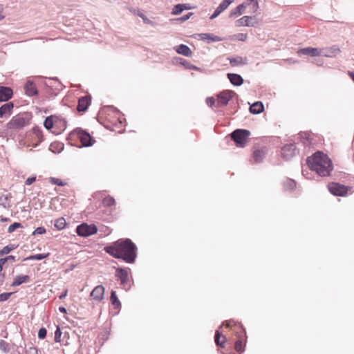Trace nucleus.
<instances>
[{
    "instance_id": "nucleus-1",
    "label": "nucleus",
    "mask_w": 354,
    "mask_h": 354,
    "mask_svg": "<svg viewBox=\"0 0 354 354\" xmlns=\"http://www.w3.org/2000/svg\"><path fill=\"white\" fill-rule=\"evenodd\" d=\"M136 246L129 239H119L112 245L104 248V250L116 259H122L125 262L132 263L136 258Z\"/></svg>"
},
{
    "instance_id": "nucleus-2",
    "label": "nucleus",
    "mask_w": 354,
    "mask_h": 354,
    "mask_svg": "<svg viewBox=\"0 0 354 354\" xmlns=\"http://www.w3.org/2000/svg\"><path fill=\"white\" fill-rule=\"evenodd\" d=\"M309 168L315 171L320 176H327L333 170L331 160L323 152L317 151L312 156L307 158Z\"/></svg>"
},
{
    "instance_id": "nucleus-3",
    "label": "nucleus",
    "mask_w": 354,
    "mask_h": 354,
    "mask_svg": "<svg viewBox=\"0 0 354 354\" xmlns=\"http://www.w3.org/2000/svg\"><path fill=\"white\" fill-rule=\"evenodd\" d=\"M250 133L245 129H236L232 134V138L238 147H243Z\"/></svg>"
},
{
    "instance_id": "nucleus-4",
    "label": "nucleus",
    "mask_w": 354,
    "mask_h": 354,
    "mask_svg": "<svg viewBox=\"0 0 354 354\" xmlns=\"http://www.w3.org/2000/svg\"><path fill=\"white\" fill-rule=\"evenodd\" d=\"M28 119L24 114L17 115L7 124L8 129H17L23 128L28 123Z\"/></svg>"
},
{
    "instance_id": "nucleus-5",
    "label": "nucleus",
    "mask_w": 354,
    "mask_h": 354,
    "mask_svg": "<svg viewBox=\"0 0 354 354\" xmlns=\"http://www.w3.org/2000/svg\"><path fill=\"white\" fill-rule=\"evenodd\" d=\"M97 232V228L95 225H88L82 223L76 228L77 234L80 236L87 237L95 234Z\"/></svg>"
},
{
    "instance_id": "nucleus-6",
    "label": "nucleus",
    "mask_w": 354,
    "mask_h": 354,
    "mask_svg": "<svg viewBox=\"0 0 354 354\" xmlns=\"http://www.w3.org/2000/svg\"><path fill=\"white\" fill-rule=\"evenodd\" d=\"M328 187L329 192L335 196H344L348 192V188L346 186L337 183H330Z\"/></svg>"
},
{
    "instance_id": "nucleus-7",
    "label": "nucleus",
    "mask_w": 354,
    "mask_h": 354,
    "mask_svg": "<svg viewBox=\"0 0 354 354\" xmlns=\"http://www.w3.org/2000/svg\"><path fill=\"white\" fill-rule=\"evenodd\" d=\"M235 93L232 91L226 90L221 92L217 95V105L225 106L232 98Z\"/></svg>"
},
{
    "instance_id": "nucleus-8",
    "label": "nucleus",
    "mask_w": 354,
    "mask_h": 354,
    "mask_svg": "<svg viewBox=\"0 0 354 354\" xmlns=\"http://www.w3.org/2000/svg\"><path fill=\"white\" fill-rule=\"evenodd\" d=\"M75 132L84 147H90L93 145V139L89 133L79 129H76Z\"/></svg>"
},
{
    "instance_id": "nucleus-9",
    "label": "nucleus",
    "mask_w": 354,
    "mask_h": 354,
    "mask_svg": "<svg viewBox=\"0 0 354 354\" xmlns=\"http://www.w3.org/2000/svg\"><path fill=\"white\" fill-rule=\"evenodd\" d=\"M340 52L339 47L335 45L331 47L321 48V55L326 57H335Z\"/></svg>"
},
{
    "instance_id": "nucleus-10",
    "label": "nucleus",
    "mask_w": 354,
    "mask_h": 354,
    "mask_svg": "<svg viewBox=\"0 0 354 354\" xmlns=\"http://www.w3.org/2000/svg\"><path fill=\"white\" fill-rule=\"evenodd\" d=\"M296 147L293 144L286 145L281 149V155L286 160H289L295 155Z\"/></svg>"
},
{
    "instance_id": "nucleus-11",
    "label": "nucleus",
    "mask_w": 354,
    "mask_h": 354,
    "mask_svg": "<svg viewBox=\"0 0 354 354\" xmlns=\"http://www.w3.org/2000/svg\"><path fill=\"white\" fill-rule=\"evenodd\" d=\"M104 288L102 285H98L91 291L90 296L93 299L100 301L104 299Z\"/></svg>"
},
{
    "instance_id": "nucleus-12",
    "label": "nucleus",
    "mask_w": 354,
    "mask_h": 354,
    "mask_svg": "<svg viewBox=\"0 0 354 354\" xmlns=\"http://www.w3.org/2000/svg\"><path fill=\"white\" fill-rule=\"evenodd\" d=\"M196 38L200 40L207 41L208 43L220 41L222 39L211 33H200L196 35Z\"/></svg>"
},
{
    "instance_id": "nucleus-13",
    "label": "nucleus",
    "mask_w": 354,
    "mask_h": 354,
    "mask_svg": "<svg viewBox=\"0 0 354 354\" xmlns=\"http://www.w3.org/2000/svg\"><path fill=\"white\" fill-rule=\"evenodd\" d=\"M227 59L232 66H243L248 64V59L245 57L236 56L228 57Z\"/></svg>"
},
{
    "instance_id": "nucleus-14",
    "label": "nucleus",
    "mask_w": 354,
    "mask_h": 354,
    "mask_svg": "<svg viewBox=\"0 0 354 354\" xmlns=\"http://www.w3.org/2000/svg\"><path fill=\"white\" fill-rule=\"evenodd\" d=\"M298 53L311 57H317L321 55V48L308 47L300 49Z\"/></svg>"
},
{
    "instance_id": "nucleus-15",
    "label": "nucleus",
    "mask_w": 354,
    "mask_h": 354,
    "mask_svg": "<svg viewBox=\"0 0 354 354\" xmlns=\"http://www.w3.org/2000/svg\"><path fill=\"white\" fill-rule=\"evenodd\" d=\"M13 109V104L12 102H8L4 104L0 107V117L1 118H8Z\"/></svg>"
},
{
    "instance_id": "nucleus-16",
    "label": "nucleus",
    "mask_w": 354,
    "mask_h": 354,
    "mask_svg": "<svg viewBox=\"0 0 354 354\" xmlns=\"http://www.w3.org/2000/svg\"><path fill=\"white\" fill-rule=\"evenodd\" d=\"M116 277L120 280L122 285L125 286L129 281V274L127 270L118 268L117 270Z\"/></svg>"
},
{
    "instance_id": "nucleus-17",
    "label": "nucleus",
    "mask_w": 354,
    "mask_h": 354,
    "mask_svg": "<svg viewBox=\"0 0 354 354\" xmlns=\"http://www.w3.org/2000/svg\"><path fill=\"white\" fill-rule=\"evenodd\" d=\"M12 91L10 88L6 86H0V102H4L11 98Z\"/></svg>"
},
{
    "instance_id": "nucleus-18",
    "label": "nucleus",
    "mask_w": 354,
    "mask_h": 354,
    "mask_svg": "<svg viewBox=\"0 0 354 354\" xmlns=\"http://www.w3.org/2000/svg\"><path fill=\"white\" fill-rule=\"evenodd\" d=\"M227 77L230 82L234 86H241L243 83V79L240 75L228 73Z\"/></svg>"
},
{
    "instance_id": "nucleus-19",
    "label": "nucleus",
    "mask_w": 354,
    "mask_h": 354,
    "mask_svg": "<svg viewBox=\"0 0 354 354\" xmlns=\"http://www.w3.org/2000/svg\"><path fill=\"white\" fill-rule=\"evenodd\" d=\"M254 17L250 16H243L242 18L238 19L236 21V26H253L254 24L251 22V20L253 19Z\"/></svg>"
},
{
    "instance_id": "nucleus-20",
    "label": "nucleus",
    "mask_w": 354,
    "mask_h": 354,
    "mask_svg": "<svg viewBox=\"0 0 354 354\" xmlns=\"http://www.w3.org/2000/svg\"><path fill=\"white\" fill-rule=\"evenodd\" d=\"M175 50L178 54L186 57H191L192 55L191 49L187 46L184 44H180L176 46Z\"/></svg>"
},
{
    "instance_id": "nucleus-21",
    "label": "nucleus",
    "mask_w": 354,
    "mask_h": 354,
    "mask_svg": "<svg viewBox=\"0 0 354 354\" xmlns=\"http://www.w3.org/2000/svg\"><path fill=\"white\" fill-rule=\"evenodd\" d=\"M24 88L26 91V95L28 96H33L37 94V90L34 84V83L31 81H28L24 86Z\"/></svg>"
},
{
    "instance_id": "nucleus-22",
    "label": "nucleus",
    "mask_w": 354,
    "mask_h": 354,
    "mask_svg": "<svg viewBox=\"0 0 354 354\" xmlns=\"http://www.w3.org/2000/svg\"><path fill=\"white\" fill-rule=\"evenodd\" d=\"M90 104V97L85 96L82 97L79 99L78 101V105H77V110L79 111H84L88 108V106Z\"/></svg>"
},
{
    "instance_id": "nucleus-23",
    "label": "nucleus",
    "mask_w": 354,
    "mask_h": 354,
    "mask_svg": "<svg viewBox=\"0 0 354 354\" xmlns=\"http://www.w3.org/2000/svg\"><path fill=\"white\" fill-rule=\"evenodd\" d=\"M264 106L261 102H256L250 107V111L253 114H259L263 111Z\"/></svg>"
},
{
    "instance_id": "nucleus-24",
    "label": "nucleus",
    "mask_w": 354,
    "mask_h": 354,
    "mask_svg": "<svg viewBox=\"0 0 354 354\" xmlns=\"http://www.w3.org/2000/svg\"><path fill=\"white\" fill-rule=\"evenodd\" d=\"M266 154V151L265 150H263V149L255 150L253 152V156H252L253 160L257 163L261 162L263 161V158H265Z\"/></svg>"
},
{
    "instance_id": "nucleus-25",
    "label": "nucleus",
    "mask_w": 354,
    "mask_h": 354,
    "mask_svg": "<svg viewBox=\"0 0 354 354\" xmlns=\"http://www.w3.org/2000/svg\"><path fill=\"white\" fill-rule=\"evenodd\" d=\"M29 280H30V277L28 275H18V276L15 277L11 286H18L24 283L28 282Z\"/></svg>"
},
{
    "instance_id": "nucleus-26",
    "label": "nucleus",
    "mask_w": 354,
    "mask_h": 354,
    "mask_svg": "<svg viewBox=\"0 0 354 354\" xmlns=\"http://www.w3.org/2000/svg\"><path fill=\"white\" fill-rule=\"evenodd\" d=\"M245 7L246 5L245 3L239 5L236 8L231 10L230 17L234 18L238 16H240L241 15H242Z\"/></svg>"
},
{
    "instance_id": "nucleus-27",
    "label": "nucleus",
    "mask_w": 354,
    "mask_h": 354,
    "mask_svg": "<svg viewBox=\"0 0 354 354\" xmlns=\"http://www.w3.org/2000/svg\"><path fill=\"white\" fill-rule=\"evenodd\" d=\"M187 9H189V7L187 6V4H177L172 9L171 15H178L183 10H187Z\"/></svg>"
},
{
    "instance_id": "nucleus-28",
    "label": "nucleus",
    "mask_w": 354,
    "mask_h": 354,
    "mask_svg": "<svg viewBox=\"0 0 354 354\" xmlns=\"http://www.w3.org/2000/svg\"><path fill=\"white\" fill-rule=\"evenodd\" d=\"M110 300H111L112 305H113L115 308H118L120 307L121 303L117 297L115 291H114V290L111 291V296H110Z\"/></svg>"
},
{
    "instance_id": "nucleus-29",
    "label": "nucleus",
    "mask_w": 354,
    "mask_h": 354,
    "mask_svg": "<svg viewBox=\"0 0 354 354\" xmlns=\"http://www.w3.org/2000/svg\"><path fill=\"white\" fill-rule=\"evenodd\" d=\"M66 224V222L65 218L60 217L55 220L54 225L58 230H62L65 227Z\"/></svg>"
},
{
    "instance_id": "nucleus-30",
    "label": "nucleus",
    "mask_w": 354,
    "mask_h": 354,
    "mask_svg": "<svg viewBox=\"0 0 354 354\" xmlns=\"http://www.w3.org/2000/svg\"><path fill=\"white\" fill-rule=\"evenodd\" d=\"M215 342L216 345L224 347V344L225 342V337L224 336H221V333L218 331L216 332L215 335Z\"/></svg>"
},
{
    "instance_id": "nucleus-31",
    "label": "nucleus",
    "mask_w": 354,
    "mask_h": 354,
    "mask_svg": "<svg viewBox=\"0 0 354 354\" xmlns=\"http://www.w3.org/2000/svg\"><path fill=\"white\" fill-rule=\"evenodd\" d=\"M246 6H250L251 12L254 13L259 8V4L257 0H248L245 3Z\"/></svg>"
},
{
    "instance_id": "nucleus-32",
    "label": "nucleus",
    "mask_w": 354,
    "mask_h": 354,
    "mask_svg": "<svg viewBox=\"0 0 354 354\" xmlns=\"http://www.w3.org/2000/svg\"><path fill=\"white\" fill-rule=\"evenodd\" d=\"M49 256V253L46 254H37L35 255H31L28 257H26L24 259V261H28V260H42Z\"/></svg>"
},
{
    "instance_id": "nucleus-33",
    "label": "nucleus",
    "mask_w": 354,
    "mask_h": 354,
    "mask_svg": "<svg viewBox=\"0 0 354 354\" xmlns=\"http://www.w3.org/2000/svg\"><path fill=\"white\" fill-rule=\"evenodd\" d=\"M55 123V117L54 116H49L46 118L44 122V127L47 129H50L53 128Z\"/></svg>"
},
{
    "instance_id": "nucleus-34",
    "label": "nucleus",
    "mask_w": 354,
    "mask_h": 354,
    "mask_svg": "<svg viewBox=\"0 0 354 354\" xmlns=\"http://www.w3.org/2000/svg\"><path fill=\"white\" fill-rule=\"evenodd\" d=\"M0 350L4 353H9L10 350L9 344L4 340H0Z\"/></svg>"
},
{
    "instance_id": "nucleus-35",
    "label": "nucleus",
    "mask_w": 354,
    "mask_h": 354,
    "mask_svg": "<svg viewBox=\"0 0 354 354\" xmlns=\"http://www.w3.org/2000/svg\"><path fill=\"white\" fill-rule=\"evenodd\" d=\"M102 203L104 206L110 207L115 204V201L113 197L107 196L103 199Z\"/></svg>"
},
{
    "instance_id": "nucleus-36",
    "label": "nucleus",
    "mask_w": 354,
    "mask_h": 354,
    "mask_svg": "<svg viewBox=\"0 0 354 354\" xmlns=\"http://www.w3.org/2000/svg\"><path fill=\"white\" fill-rule=\"evenodd\" d=\"M234 1V0H223L218 6L219 8L223 12Z\"/></svg>"
},
{
    "instance_id": "nucleus-37",
    "label": "nucleus",
    "mask_w": 354,
    "mask_h": 354,
    "mask_svg": "<svg viewBox=\"0 0 354 354\" xmlns=\"http://www.w3.org/2000/svg\"><path fill=\"white\" fill-rule=\"evenodd\" d=\"M234 1V0H223L218 6L219 8L223 12Z\"/></svg>"
},
{
    "instance_id": "nucleus-38",
    "label": "nucleus",
    "mask_w": 354,
    "mask_h": 354,
    "mask_svg": "<svg viewBox=\"0 0 354 354\" xmlns=\"http://www.w3.org/2000/svg\"><path fill=\"white\" fill-rule=\"evenodd\" d=\"M284 186L286 189H293L296 187V183L292 179H288L284 183Z\"/></svg>"
},
{
    "instance_id": "nucleus-39",
    "label": "nucleus",
    "mask_w": 354,
    "mask_h": 354,
    "mask_svg": "<svg viewBox=\"0 0 354 354\" xmlns=\"http://www.w3.org/2000/svg\"><path fill=\"white\" fill-rule=\"evenodd\" d=\"M299 137L302 140V142L304 145H308L310 144L308 140V134L307 133H301L299 134Z\"/></svg>"
},
{
    "instance_id": "nucleus-40",
    "label": "nucleus",
    "mask_w": 354,
    "mask_h": 354,
    "mask_svg": "<svg viewBox=\"0 0 354 354\" xmlns=\"http://www.w3.org/2000/svg\"><path fill=\"white\" fill-rule=\"evenodd\" d=\"M22 225L20 223H14L8 227V232L9 233L13 232L16 229L21 227Z\"/></svg>"
},
{
    "instance_id": "nucleus-41",
    "label": "nucleus",
    "mask_w": 354,
    "mask_h": 354,
    "mask_svg": "<svg viewBox=\"0 0 354 354\" xmlns=\"http://www.w3.org/2000/svg\"><path fill=\"white\" fill-rule=\"evenodd\" d=\"M247 37H248L247 35L244 34V33H238L233 36V38L234 39H236L239 41H245L247 39Z\"/></svg>"
},
{
    "instance_id": "nucleus-42",
    "label": "nucleus",
    "mask_w": 354,
    "mask_h": 354,
    "mask_svg": "<svg viewBox=\"0 0 354 354\" xmlns=\"http://www.w3.org/2000/svg\"><path fill=\"white\" fill-rule=\"evenodd\" d=\"M61 336H62V331L59 326L57 327V329L55 332V341L56 342H61Z\"/></svg>"
},
{
    "instance_id": "nucleus-43",
    "label": "nucleus",
    "mask_w": 354,
    "mask_h": 354,
    "mask_svg": "<svg viewBox=\"0 0 354 354\" xmlns=\"http://www.w3.org/2000/svg\"><path fill=\"white\" fill-rule=\"evenodd\" d=\"M49 182L51 183V184H53V185H57L59 186H64V183H63L61 180L58 179V178H53V177H50L49 178Z\"/></svg>"
},
{
    "instance_id": "nucleus-44",
    "label": "nucleus",
    "mask_w": 354,
    "mask_h": 354,
    "mask_svg": "<svg viewBox=\"0 0 354 354\" xmlns=\"http://www.w3.org/2000/svg\"><path fill=\"white\" fill-rule=\"evenodd\" d=\"M46 233V229L44 227H37L32 232V235L44 234Z\"/></svg>"
},
{
    "instance_id": "nucleus-45",
    "label": "nucleus",
    "mask_w": 354,
    "mask_h": 354,
    "mask_svg": "<svg viewBox=\"0 0 354 354\" xmlns=\"http://www.w3.org/2000/svg\"><path fill=\"white\" fill-rule=\"evenodd\" d=\"M15 247L14 245H6L1 249V252L4 254H8L10 251L14 250Z\"/></svg>"
},
{
    "instance_id": "nucleus-46",
    "label": "nucleus",
    "mask_w": 354,
    "mask_h": 354,
    "mask_svg": "<svg viewBox=\"0 0 354 354\" xmlns=\"http://www.w3.org/2000/svg\"><path fill=\"white\" fill-rule=\"evenodd\" d=\"M12 294V292H4L0 294V302L8 300Z\"/></svg>"
},
{
    "instance_id": "nucleus-47",
    "label": "nucleus",
    "mask_w": 354,
    "mask_h": 354,
    "mask_svg": "<svg viewBox=\"0 0 354 354\" xmlns=\"http://www.w3.org/2000/svg\"><path fill=\"white\" fill-rule=\"evenodd\" d=\"M25 354H38L37 349L35 347L30 346L26 348Z\"/></svg>"
},
{
    "instance_id": "nucleus-48",
    "label": "nucleus",
    "mask_w": 354,
    "mask_h": 354,
    "mask_svg": "<svg viewBox=\"0 0 354 354\" xmlns=\"http://www.w3.org/2000/svg\"><path fill=\"white\" fill-rule=\"evenodd\" d=\"M46 333H47V331H46V328H40L38 332V337L39 339H44L46 337Z\"/></svg>"
},
{
    "instance_id": "nucleus-49",
    "label": "nucleus",
    "mask_w": 354,
    "mask_h": 354,
    "mask_svg": "<svg viewBox=\"0 0 354 354\" xmlns=\"http://www.w3.org/2000/svg\"><path fill=\"white\" fill-rule=\"evenodd\" d=\"M234 348H235V350H236L237 352L242 351V349H243V344H242V342H241V340H237V341L235 342V346H234Z\"/></svg>"
},
{
    "instance_id": "nucleus-50",
    "label": "nucleus",
    "mask_w": 354,
    "mask_h": 354,
    "mask_svg": "<svg viewBox=\"0 0 354 354\" xmlns=\"http://www.w3.org/2000/svg\"><path fill=\"white\" fill-rule=\"evenodd\" d=\"M221 12H223V11L218 6L216 8V10H215L214 12L213 13V15L210 17V19H213L217 17Z\"/></svg>"
},
{
    "instance_id": "nucleus-51",
    "label": "nucleus",
    "mask_w": 354,
    "mask_h": 354,
    "mask_svg": "<svg viewBox=\"0 0 354 354\" xmlns=\"http://www.w3.org/2000/svg\"><path fill=\"white\" fill-rule=\"evenodd\" d=\"M182 61L180 62V64L185 66L187 68H196V66L190 64L188 63L186 60L180 59Z\"/></svg>"
},
{
    "instance_id": "nucleus-52",
    "label": "nucleus",
    "mask_w": 354,
    "mask_h": 354,
    "mask_svg": "<svg viewBox=\"0 0 354 354\" xmlns=\"http://www.w3.org/2000/svg\"><path fill=\"white\" fill-rule=\"evenodd\" d=\"M36 180V177L35 176H32V177H29L26 179V182H25V184L26 185H30L31 184H32Z\"/></svg>"
},
{
    "instance_id": "nucleus-53",
    "label": "nucleus",
    "mask_w": 354,
    "mask_h": 354,
    "mask_svg": "<svg viewBox=\"0 0 354 354\" xmlns=\"http://www.w3.org/2000/svg\"><path fill=\"white\" fill-rule=\"evenodd\" d=\"M206 103L207 104V105H209V106H212L214 104H215V100L214 97H207L206 99Z\"/></svg>"
},
{
    "instance_id": "nucleus-54",
    "label": "nucleus",
    "mask_w": 354,
    "mask_h": 354,
    "mask_svg": "<svg viewBox=\"0 0 354 354\" xmlns=\"http://www.w3.org/2000/svg\"><path fill=\"white\" fill-rule=\"evenodd\" d=\"M192 15H193V13H192V12H189V13H187V15H184V16H183V17H180V18L178 19V20H180V21H183H183H187L188 19H189V17H190Z\"/></svg>"
},
{
    "instance_id": "nucleus-55",
    "label": "nucleus",
    "mask_w": 354,
    "mask_h": 354,
    "mask_svg": "<svg viewBox=\"0 0 354 354\" xmlns=\"http://www.w3.org/2000/svg\"><path fill=\"white\" fill-rule=\"evenodd\" d=\"M67 293H68L67 290H64V292H63L59 295V299H64V298L66 297Z\"/></svg>"
},
{
    "instance_id": "nucleus-56",
    "label": "nucleus",
    "mask_w": 354,
    "mask_h": 354,
    "mask_svg": "<svg viewBox=\"0 0 354 354\" xmlns=\"http://www.w3.org/2000/svg\"><path fill=\"white\" fill-rule=\"evenodd\" d=\"M6 261H7V259H6V258L0 259V266H1V267L3 268V265L5 264V263Z\"/></svg>"
},
{
    "instance_id": "nucleus-57",
    "label": "nucleus",
    "mask_w": 354,
    "mask_h": 354,
    "mask_svg": "<svg viewBox=\"0 0 354 354\" xmlns=\"http://www.w3.org/2000/svg\"><path fill=\"white\" fill-rule=\"evenodd\" d=\"M10 221V218H6V217L0 216V221H1V222L4 223V222H8V221Z\"/></svg>"
},
{
    "instance_id": "nucleus-58",
    "label": "nucleus",
    "mask_w": 354,
    "mask_h": 354,
    "mask_svg": "<svg viewBox=\"0 0 354 354\" xmlns=\"http://www.w3.org/2000/svg\"><path fill=\"white\" fill-rule=\"evenodd\" d=\"M3 9V6L0 4V20L4 17V16L2 15Z\"/></svg>"
},
{
    "instance_id": "nucleus-59",
    "label": "nucleus",
    "mask_w": 354,
    "mask_h": 354,
    "mask_svg": "<svg viewBox=\"0 0 354 354\" xmlns=\"http://www.w3.org/2000/svg\"><path fill=\"white\" fill-rule=\"evenodd\" d=\"M348 75L351 77V78L353 80L354 82V71H348Z\"/></svg>"
},
{
    "instance_id": "nucleus-60",
    "label": "nucleus",
    "mask_w": 354,
    "mask_h": 354,
    "mask_svg": "<svg viewBox=\"0 0 354 354\" xmlns=\"http://www.w3.org/2000/svg\"><path fill=\"white\" fill-rule=\"evenodd\" d=\"M143 21L145 23L148 24H152V21L151 20H149V19H147V17H145L143 19Z\"/></svg>"
},
{
    "instance_id": "nucleus-61",
    "label": "nucleus",
    "mask_w": 354,
    "mask_h": 354,
    "mask_svg": "<svg viewBox=\"0 0 354 354\" xmlns=\"http://www.w3.org/2000/svg\"><path fill=\"white\" fill-rule=\"evenodd\" d=\"M59 310L61 313H66V309L64 307H59Z\"/></svg>"
},
{
    "instance_id": "nucleus-62",
    "label": "nucleus",
    "mask_w": 354,
    "mask_h": 354,
    "mask_svg": "<svg viewBox=\"0 0 354 354\" xmlns=\"http://www.w3.org/2000/svg\"><path fill=\"white\" fill-rule=\"evenodd\" d=\"M6 259H7V261L9 260V259H11V260L14 261L15 259V257H14L12 255H10V256L6 257Z\"/></svg>"
},
{
    "instance_id": "nucleus-63",
    "label": "nucleus",
    "mask_w": 354,
    "mask_h": 354,
    "mask_svg": "<svg viewBox=\"0 0 354 354\" xmlns=\"http://www.w3.org/2000/svg\"><path fill=\"white\" fill-rule=\"evenodd\" d=\"M36 135L39 138H40V137H42L41 132L39 130L37 131Z\"/></svg>"
},
{
    "instance_id": "nucleus-64",
    "label": "nucleus",
    "mask_w": 354,
    "mask_h": 354,
    "mask_svg": "<svg viewBox=\"0 0 354 354\" xmlns=\"http://www.w3.org/2000/svg\"><path fill=\"white\" fill-rule=\"evenodd\" d=\"M230 322H227V323L226 324V326H227V327H230Z\"/></svg>"
}]
</instances>
